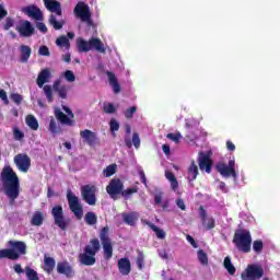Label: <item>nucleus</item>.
I'll return each instance as SVG.
<instances>
[{"label":"nucleus","instance_id":"obj_1","mask_svg":"<svg viewBox=\"0 0 280 280\" xmlns=\"http://www.w3.org/2000/svg\"><path fill=\"white\" fill-rule=\"evenodd\" d=\"M0 178L5 196L9 197L11 202H14V200L21 196V180L19 179V175H16L12 166H4Z\"/></svg>","mask_w":280,"mask_h":280},{"label":"nucleus","instance_id":"obj_2","mask_svg":"<svg viewBox=\"0 0 280 280\" xmlns=\"http://www.w3.org/2000/svg\"><path fill=\"white\" fill-rule=\"evenodd\" d=\"M10 248L0 249V259H11L16 261L21 255L27 254V245L23 241H9Z\"/></svg>","mask_w":280,"mask_h":280},{"label":"nucleus","instance_id":"obj_3","mask_svg":"<svg viewBox=\"0 0 280 280\" xmlns=\"http://www.w3.org/2000/svg\"><path fill=\"white\" fill-rule=\"evenodd\" d=\"M100 245L98 238H92L89 245H85L83 253L79 254V261L82 266H95L97 259L95 255L100 253Z\"/></svg>","mask_w":280,"mask_h":280},{"label":"nucleus","instance_id":"obj_4","mask_svg":"<svg viewBox=\"0 0 280 280\" xmlns=\"http://www.w3.org/2000/svg\"><path fill=\"white\" fill-rule=\"evenodd\" d=\"M232 242L240 253H250L253 246V236L250 235V231L245 229L236 230Z\"/></svg>","mask_w":280,"mask_h":280},{"label":"nucleus","instance_id":"obj_5","mask_svg":"<svg viewBox=\"0 0 280 280\" xmlns=\"http://www.w3.org/2000/svg\"><path fill=\"white\" fill-rule=\"evenodd\" d=\"M77 47L80 54H86L92 49L100 51V54H106V48L104 47V43H102V39L96 37H92L91 39H89V42L80 38L77 42Z\"/></svg>","mask_w":280,"mask_h":280},{"label":"nucleus","instance_id":"obj_6","mask_svg":"<svg viewBox=\"0 0 280 280\" xmlns=\"http://www.w3.org/2000/svg\"><path fill=\"white\" fill-rule=\"evenodd\" d=\"M43 90L49 104L54 102V91L55 93H58L61 100H67V85H60V80H56L52 88L51 85H44Z\"/></svg>","mask_w":280,"mask_h":280},{"label":"nucleus","instance_id":"obj_7","mask_svg":"<svg viewBox=\"0 0 280 280\" xmlns=\"http://www.w3.org/2000/svg\"><path fill=\"white\" fill-rule=\"evenodd\" d=\"M67 200H68L69 209L74 214L77 220H82V218L84 217V208L80 202V198H78V196H75L73 191L68 190Z\"/></svg>","mask_w":280,"mask_h":280},{"label":"nucleus","instance_id":"obj_8","mask_svg":"<svg viewBox=\"0 0 280 280\" xmlns=\"http://www.w3.org/2000/svg\"><path fill=\"white\" fill-rule=\"evenodd\" d=\"M100 240L103 246L104 259L105 261H110V259H113V242L110 237H108V226L101 230Z\"/></svg>","mask_w":280,"mask_h":280},{"label":"nucleus","instance_id":"obj_9","mask_svg":"<svg viewBox=\"0 0 280 280\" xmlns=\"http://www.w3.org/2000/svg\"><path fill=\"white\" fill-rule=\"evenodd\" d=\"M74 15L80 19L82 23H88V25H93V20L91 19V8L83 1H80L74 7Z\"/></svg>","mask_w":280,"mask_h":280},{"label":"nucleus","instance_id":"obj_10","mask_svg":"<svg viewBox=\"0 0 280 280\" xmlns=\"http://www.w3.org/2000/svg\"><path fill=\"white\" fill-rule=\"evenodd\" d=\"M264 277V268L260 265H248L241 275L242 280H259Z\"/></svg>","mask_w":280,"mask_h":280},{"label":"nucleus","instance_id":"obj_11","mask_svg":"<svg viewBox=\"0 0 280 280\" xmlns=\"http://www.w3.org/2000/svg\"><path fill=\"white\" fill-rule=\"evenodd\" d=\"M95 194H97V187L95 185H84L81 187V196L84 202L90 205V207H95L97 203V197Z\"/></svg>","mask_w":280,"mask_h":280},{"label":"nucleus","instance_id":"obj_12","mask_svg":"<svg viewBox=\"0 0 280 280\" xmlns=\"http://www.w3.org/2000/svg\"><path fill=\"white\" fill-rule=\"evenodd\" d=\"M217 172L221 174L224 178H234L237 179V172L235 171V159L230 160L228 165L225 163H218L217 164Z\"/></svg>","mask_w":280,"mask_h":280},{"label":"nucleus","instance_id":"obj_13","mask_svg":"<svg viewBox=\"0 0 280 280\" xmlns=\"http://www.w3.org/2000/svg\"><path fill=\"white\" fill-rule=\"evenodd\" d=\"M51 215L55 220L56 226H58L61 231L69 228V220L65 218V210L62 209V206L52 207Z\"/></svg>","mask_w":280,"mask_h":280},{"label":"nucleus","instance_id":"obj_14","mask_svg":"<svg viewBox=\"0 0 280 280\" xmlns=\"http://www.w3.org/2000/svg\"><path fill=\"white\" fill-rule=\"evenodd\" d=\"M13 163L19 172L23 174H27L30 172V167H32V159L27 153H19L13 158Z\"/></svg>","mask_w":280,"mask_h":280},{"label":"nucleus","instance_id":"obj_15","mask_svg":"<svg viewBox=\"0 0 280 280\" xmlns=\"http://www.w3.org/2000/svg\"><path fill=\"white\" fill-rule=\"evenodd\" d=\"M106 191L113 200H117V196H121L124 191V182L119 178H113L106 186Z\"/></svg>","mask_w":280,"mask_h":280},{"label":"nucleus","instance_id":"obj_16","mask_svg":"<svg viewBox=\"0 0 280 280\" xmlns=\"http://www.w3.org/2000/svg\"><path fill=\"white\" fill-rule=\"evenodd\" d=\"M15 30L22 38H30V36H34L36 33V28H34V25L28 20L20 21V25Z\"/></svg>","mask_w":280,"mask_h":280},{"label":"nucleus","instance_id":"obj_17","mask_svg":"<svg viewBox=\"0 0 280 280\" xmlns=\"http://www.w3.org/2000/svg\"><path fill=\"white\" fill-rule=\"evenodd\" d=\"M21 12L28 16L30 19H33L34 21H43L45 16L43 15V11H40V8H38L35 4L23 7Z\"/></svg>","mask_w":280,"mask_h":280},{"label":"nucleus","instance_id":"obj_18","mask_svg":"<svg viewBox=\"0 0 280 280\" xmlns=\"http://www.w3.org/2000/svg\"><path fill=\"white\" fill-rule=\"evenodd\" d=\"M80 137L83 139L84 143L90 145V148H95L100 143V138L97 133L93 132L91 129H84L80 131Z\"/></svg>","mask_w":280,"mask_h":280},{"label":"nucleus","instance_id":"obj_19","mask_svg":"<svg viewBox=\"0 0 280 280\" xmlns=\"http://www.w3.org/2000/svg\"><path fill=\"white\" fill-rule=\"evenodd\" d=\"M57 272L58 275H63L67 279H73L75 277V270L73 266L69 264V261L63 260L57 264Z\"/></svg>","mask_w":280,"mask_h":280},{"label":"nucleus","instance_id":"obj_20","mask_svg":"<svg viewBox=\"0 0 280 280\" xmlns=\"http://www.w3.org/2000/svg\"><path fill=\"white\" fill-rule=\"evenodd\" d=\"M199 215L201 219V223L206 226V231H211V229H215V219L210 218L207 222V210H205L203 206L199 207Z\"/></svg>","mask_w":280,"mask_h":280},{"label":"nucleus","instance_id":"obj_21","mask_svg":"<svg viewBox=\"0 0 280 280\" xmlns=\"http://www.w3.org/2000/svg\"><path fill=\"white\" fill-rule=\"evenodd\" d=\"M44 5L49 12H55L57 16H62V4L57 0H44Z\"/></svg>","mask_w":280,"mask_h":280},{"label":"nucleus","instance_id":"obj_22","mask_svg":"<svg viewBox=\"0 0 280 280\" xmlns=\"http://www.w3.org/2000/svg\"><path fill=\"white\" fill-rule=\"evenodd\" d=\"M51 79V71H49V68L43 69L36 79V84L39 86V89H43L47 82Z\"/></svg>","mask_w":280,"mask_h":280},{"label":"nucleus","instance_id":"obj_23","mask_svg":"<svg viewBox=\"0 0 280 280\" xmlns=\"http://www.w3.org/2000/svg\"><path fill=\"white\" fill-rule=\"evenodd\" d=\"M118 270H119L120 275H122L125 277L130 275V272L132 270V264H130V259H128L127 257L120 258L118 260Z\"/></svg>","mask_w":280,"mask_h":280},{"label":"nucleus","instance_id":"obj_24","mask_svg":"<svg viewBox=\"0 0 280 280\" xmlns=\"http://www.w3.org/2000/svg\"><path fill=\"white\" fill-rule=\"evenodd\" d=\"M211 167H213V162L209 155H202L199 158V168L206 171L207 174H211Z\"/></svg>","mask_w":280,"mask_h":280},{"label":"nucleus","instance_id":"obj_25","mask_svg":"<svg viewBox=\"0 0 280 280\" xmlns=\"http://www.w3.org/2000/svg\"><path fill=\"white\" fill-rule=\"evenodd\" d=\"M46 213L43 211H35L31 219L32 226H43V222H45Z\"/></svg>","mask_w":280,"mask_h":280},{"label":"nucleus","instance_id":"obj_26","mask_svg":"<svg viewBox=\"0 0 280 280\" xmlns=\"http://www.w3.org/2000/svg\"><path fill=\"white\" fill-rule=\"evenodd\" d=\"M122 221L125 224H128V226H135L137 224V220H139V213L137 212H125L121 214Z\"/></svg>","mask_w":280,"mask_h":280},{"label":"nucleus","instance_id":"obj_27","mask_svg":"<svg viewBox=\"0 0 280 280\" xmlns=\"http://www.w3.org/2000/svg\"><path fill=\"white\" fill-rule=\"evenodd\" d=\"M125 145L126 148H136V150H139L141 148V138H139V135L137 132H133L132 139L125 138Z\"/></svg>","mask_w":280,"mask_h":280},{"label":"nucleus","instance_id":"obj_28","mask_svg":"<svg viewBox=\"0 0 280 280\" xmlns=\"http://www.w3.org/2000/svg\"><path fill=\"white\" fill-rule=\"evenodd\" d=\"M56 268V259L47 255L44 256V270L47 275H51Z\"/></svg>","mask_w":280,"mask_h":280},{"label":"nucleus","instance_id":"obj_29","mask_svg":"<svg viewBox=\"0 0 280 280\" xmlns=\"http://www.w3.org/2000/svg\"><path fill=\"white\" fill-rule=\"evenodd\" d=\"M198 165H196V161L192 160L187 171V180H189V183H192V180H196L198 178Z\"/></svg>","mask_w":280,"mask_h":280},{"label":"nucleus","instance_id":"obj_30","mask_svg":"<svg viewBox=\"0 0 280 280\" xmlns=\"http://www.w3.org/2000/svg\"><path fill=\"white\" fill-rule=\"evenodd\" d=\"M142 223L155 232L158 240H165V231L163 229L154 225V223L148 220H142Z\"/></svg>","mask_w":280,"mask_h":280},{"label":"nucleus","instance_id":"obj_31","mask_svg":"<svg viewBox=\"0 0 280 280\" xmlns=\"http://www.w3.org/2000/svg\"><path fill=\"white\" fill-rule=\"evenodd\" d=\"M55 117L62 124V126H73V120L67 116V114L60 112V109H57L55 112Z\"/></svg>","mask_w":280,"mask_h":280},{"label":"nucleus","instance_id":"obj_32","mask_svg":"<svg viewBox=\"0 0 280 280\" xmlns=\"http://www.w3.org/2000/svg\"><path fill=\"white\" fill-rule=\"evenodd\" d=\"M107 78L109 80L110 86L114 89V93H121V85H119V81L117 80L115 73L107 71Z\"/></svg>","mask_w":280,"mask_h":280},{"label":"nucleus","instance_id":"obj_33","mask_svg":"<svg viewBox=\"0 0 280 280\" xmlns=\"http://www.w3.org/2000/svg\"><path fill=\"white\" fill-rule=\"evenodd\" d=\"M20 61L21 62H27L32 56V48L27 45H21L20 46Z\"/></svg>","mask_w":280,"mask_h":280},{"label":"nucleus","instance_id":"obj_34","mask_svg":"<svg viewBox=\"0 0 280 280\" xmlns=\"http://www.w3.org/2000/svg\"><path fill=\"white\" fill-rule=\"evenodd\" d=\"M84 222L88 226H95L97 224V214L93 211H89L84 215Z\"/></svg>","mask_w":280,"mask_h":280},{"label":"nucleus","instance_id":"obj_35","mask_svg":"<svg viewBox=\"0 0 280 280\" xmlns=\"http://www.w3.org/2000/svg\"><path fill=\"white\" fill-rule=\"evenodd\" d=\"M165 178L171 183V189L173 191H176L178 189V179L176 178V175H174L171 171H165Z\"/></svg>","mask_w":280,"mask_h":280},{"label":"nucleus","instance_id":"obj_36","mask_svg":"<svg viewBox=\"0 0 280 280\" xmlns=\"http://www.w3.org/2000/svg\"><path fill=\"white\" fill-rule=\"evenodd\" d=\"M48 23L49 25H51L54 27V30H62V27L65 26V20H60L58 21L56 19V15L50 14L49 19H48Z\"/></svg>","mask_w":280,"mask_h":280},{"label":"nucleus","instance_id":"obj_37","mask_svg":"<svg viewBox=\"0 0 280 280\" xmlns=\"http://www.w3.org/2000/svg\"><path fill=\"white\" fill-rule=\"evenodd\" d=\"M56 45L57 47H65V49H70L71 48V43L69 42V38L67 36L61 35L59 38L56 39Z\"/></svg>","mask_w":280,"mask_h":280},{"label":"nucleus","instance_id":"obj_38","mask_svg":"<svg viewBox=\"0 0 280 280\" xmlns=\"http://www.w3.org/2000/svg\"><path fill=\"white\" fill-rule=\"evenodd\" d=\"M49 132L51 135H61L62 133V128L56 124V119L51 118L49 121V127H48Z\"/></svg>","mask_w":280,"mask_h":280},{"label":"nucleus","instance_id":"obj_39","mask_svg":"<svg viewBox=\"0 0 280 280\" xmlns=\"http://www.w3.org/2000/svg\"><path fill=\"white\" fill-rule=\"evenodd\" d=\"M139 188L137 187H130L127 189L122 188V192L120 196H122V198H125V200H130V198H132V195L138 194Z\"/></svg>","mask_w":280,"mask_h":280},{"label":"nucleus","instance_id":"obj_40","mask_svg":"<svg viewBox=\"0 0 280 280\" xmlns=\"http://www.w3.org/2000/svg\"><path fill=\"white\" fill-rule=\"evenodd\" d=\"M26 126L31 128V130H37L38 129V120L34 115L26 116Z\"/></svg>","mask_w":280,"mask_h":280},{"label":"nucleus","instance_id":"obj_41","mask_svg":"<svg viewBox=\"0 0 280 280\" xmlns=\"http://www.w3.org/2000/svg\"><path fill=\"white\" fill-rule=\"evenodd\" d=\"M24 270H25L26 279L40 280V278L38 277V272H36V270L32 269L30 266H26Z\"/></svg>","mask_w":280,"mask_h":280},{"label":"nucleus","instance_id":"obj_42","mask_svg":"<svg viewBox=\"0 0 280 280\" xmlns=\"http://www.w3.org/2000/svg\"><path fill=\"white\" fill-rule=\"evenodd\" d=\"M253 250L256 255H261L264 252V241L261 240H256L252 243Z\"/></svg>","mask_w":280,"mask_h":280},{"label":"nucleus","instance_id":"obj_43","mask_svg":"<svg viewBox=\"0 0 280 280\" xmlns=\"http://www.w3.org/2000/svg\"><path fill=\"white\" fill-rule=\"evenodd\" d=\"M197 257L202 266L209 265V256H207V253H205V249H199L197 252Z\"/></svg>","mask_w":280,"mask_h":280},{"label":"nucleus","instance_id":"obj_44","mask_svg":"<svg viewBox=\"0 0 280 280\" xmlns=\"http://www.w3.org/2000/svg\"><path fill=\"white\" fill-rule=\"evenodd\" d=\"M136 264H137L138 270H143V266L145 264V256L143 255V252L138 250Z\"/></svg>","mask_w":280,"mask_h":280},{"label":"nucleus","instance_id":"obj_45","mask_svg":"<svg viewBox=\"0 0 280 280\" xmlns=\"http://www.w3.org/2000/svg\"><path fill=\"white\" fill-rule=\"evenodd\" d=\"M117 172V164H110L104 170V175L106 178H110Z\"/></svg>","mask_w":280,"mask_h":280},{"label":"nucleus","instance_id":"obj_46","mask_svg":"<svg viewBox=\"0 0 280 280\" xmlns=\"http://www.w3.org/2000/svg\"><path fill=\"white\" fill-rule=\"evenodd\" d=\"M103 110H104V113H106V115H113V114L117 113V108L115 107V105L113 103L104 104Z\"/></svg>","mask_w":280,"mask_h":280},{"label":"nucleus","instance_id":"obj_47","mask_svg":"<svg viewBox=\"0 0 280 280\" xmlns=\"http://www.w3.org/2000/svg\"><path fill=\"white\" fill-rule=\"evenodd\" d=\"M14 23H16V22L14 21V18H12V16L7 18V19H5V22H4V24H3V30H4L5 32H8V30H10L11 27H14Z\"/></svg>","mask_w":280,"mask_h":280},{"label":"nucleus","instance_id":"obj_48","mask_svg":"<svg viewBox=\"0 0 280 280\" xmlns=\"http://www.w3.org/2000/svg\"><path fill=\"white\" fill-rule=\"evenodd\" d=\"M13 137H14L15 141H22L25 138V133H23V131H21V129L14 128Z\"/></svg>","mask_w":280,"mask_h":280},{"label":"nucleus","instance_id":"obj_49","mask_svg":"<svg viewBox=\"0 0 280 280\" xmlns=\"http://www.w3.org/2000/svg\"><path fill=\"white\" fill-rule=\"evenodd\" d=\"M109 130H110V132H117L119 130V121H117V119H115V118L110 119Z\"/></svg>","mask_w":280,"mask_h":280},{"label":"nucleus","instance_id":"obj_50","mask_svg":"<svg viewBox=\"0 0 280 280\" xmlns=\"http://www.w3.org/2000/svg\"><path fill=\"white\" fill-rule=\"evenodd\" d=\"M137 113V107L131 106L128 109L125 110V117L126 119H132L135 117V114Z\"/></svg>","mask_w":280,"mask_h":280},{"label":"nucleus","instance_id":"obj_51","mask_svg":"<svg viewBox=\"0 0 280 280\" xmlns=\"http://www.w3.org/2000/svg\"><path fill=\"white\" fill-rule=\"evenodd\" d=\"M10 98L12 100V102H14V104H16L18 106H21V103L23 102V96L19 93H13L11 94Z\"/></svg>","mask_w":280,"mask_h":280},{"label":"nucleus","instance_id":"obj_52","mask_svg":"<svg viewBox=\"0 0 280 280\" xmlns=\"http://www.w3.org/2000/svg\"><path fill=\"white\" fill-rule=\"evenodd\" d=\"M63 78H66L67 82H75V74L71 70H67L63 73Z\"/></svg>","mask_w":280,"mask_h":280},{"label":"nucleus","instance_id":"obj_53","mask_svg":"<svg viewBox=\"0 0 280 280\" xmlns=\"http://www.w3.org/2000/svg\"><path fill=\"white\" fill-rule=\"evenodd\" d=\"M166 139H171V141L178 143L180 141V133H167Z\"/></svg>","mask_w":280,"mask_h":280},{"label":"nucleus","instance_id":"obj_54","mask_svg":"<svg viewBox=\"0 0 280 280\" xmlns=\"http://www.w3.org/2000/svg\"><path fill=\"white\" fill-rule=\"evenodd\" d=\"M39 56H51V52H49V47L47 46H40L38 49Z\"/></svg>","mask_w":280,"mask_h":280},{"label":"nucleus","instance_id":"obj_55","mask_svg":"<svg viewBox=\"0 0 280 280\" xmlns=\"http://www.w3.org/2000/svg\"><path fill=\"white\" fill-rule=\"evenodd\" d=\"M36 27L39 32H42V34H47L48 32L47 25H45L43 22H37Z\"/></svg>","mask_w":280,"mask_h":280},{"label":"nucleus","instance_id":"obj_56","mask_svg":"<svg viewBox=\"0 0 280 280\" xmlns=\"http://www.w3.org/2000/svg\"><path fill=\"white\" fill-rule=\"evenodd\" d=\"M176 205L178 209H180L182 211H185L187 209V206L185 205V201L182 198H178L176 200Z\"/></svg>","mask_w":280,"mask_h":280},{"label":"nucleus","instance_id":"obj_57","mask_svg":"<svg viewBox=\"0 0 280 280\" xmlns=\"http://www.w3.org/2000/svg\"><path fill=\"white\" fill-rule=\"evenodd\" d=\"M139 177H140L141 183H142L145 187H148V178L145 177V172L139 171Z\"/></svg>","mask_w":280,"mask_h":280},{"label":"nucleus","instance_id":"obj_58","mask_svg":"<svg viewBox=\"0 0 280 280\" xmlns=\"http://www.w3.org/2000/svg\"><path fill=\"white\" fill-rule=\"evenodd\" d=\"M186 240H187V242H189V244L192 246V248H198V243L196 242L195 238H192L191 235H187Z\"/></svg>","mask_w":280,"mask_h":280},{"label":"nucleus","instance_id":"obj_59","mask_svg":"<svg viewBox=\"0 0 280 280\" xmlns=\"http://www.w3.org/2000/svg\"><path fill=\"white\" fill-rule=\"evenodd\" d=\"M8 16V10L3 7V4H0V21H3Z\"/></svg>","mask_w":280,"mask_h":280},{"label":"nucleus","instance_id":"obj_60","mask_svg":"<svg viewBox=\"0 0 280 280\" xmlns=\"http://www.w3.org/2000/svg\"><path fill=\"white\" fill-rule=\"evenodd\" d=\"M0 100L2 102H5V104L9 103V101H8V93H5V90H3V89L0 90Z\"/></svg>","mask_w":280,"mask_h":280},{"label":"nucleus","instance_id":"obj_61","mask_svg":"<svg viewBox=\"0 0 280 280\" xmlns=\"http://www.w3.org/2000/svg\"><path fill=\"white\" fill-rule=\"evenodd\" d=\"M13 269L16 275H23V272H25V270H23V267H21V264H15Z\"/></svg>","mask_w":280,"mask_h":280},{"label":"nucleus","instance_id":"obj_62","mask_svg":"<svg viewBox=\"0 0 280 280\" xmlns=\"http://www.w3.org/2000/svg\"><path fill=\"white\" fill-rule=\"evenodd\" d=\"M154 202H155V205H161L162 202H163V194H156L155 196H154Z\"/></svg>","mask_w":280,"mask_h":280},{"label":"nucleus","instance_id":"obj_63","mask_svg":"<svg viewBox=\"0 0 280 280\" xmlns=\"http://www.w3.org/2000/svg\"><path fill=\"white\" fill-rule=\"evenodd\" d=\"M226 148L230 152H235V144L233 143V141L228 140L226 141Z\"/></svg>","mask_w":280,"mask_h":280},{"label":"nucleus","instance_id":"obj_64","mask_svg":"<svg viewBox=\"0 0 280 280\" xmlns=\"http://www.w3.org/2000/svg\"><path fill=\"white\" fill-rule=\"evenodd\" d=\"M225 270H228L229 275L233 276L236 272L235 266L229 265L228 267H225Z\"/></svg>","mask_w":280,"mask_h":280}]
</instances>
